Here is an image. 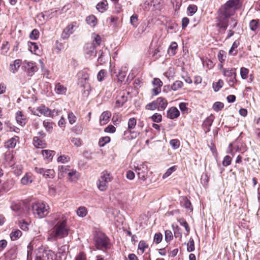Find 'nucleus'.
<instances>
[{
    "instance_id": "obj_27",
    "label": "nucleus",
    "mask_w": 260,
    "mask_h": 260,
    "mask_svg": "<svg viewBox=\"0 0 260 260\" xmlns=\"http://www.w3.org/2000/svg\"><path fill=\"white\" fill-rule=\"evenodd\" d=\"M41 153L44 159L50 161L52 160L55 154V152L50 150H43L41 151Z\"/></svg>"
},
{
    "instance_id": "obj_42",
    "label": "nucleus",
    "mask_w": 260,
    "mask_h": 260,
    "mask_svg": "<svg viewBox=\"0 0 260 260\" xmlns=\"http://www.w3.org/2000/svg\"><path fill=\"white\" fill-rule=\"evenodd\" d=\"M183 83L181 81H176L171 86L173 90L176 91L182 87Z\"/></svg>"
},
{
    "instance_id": "obj_61",
    "label": "nucleus",
    "mask_w": 260,
    "mask_h": 260,
    "mask_svg": "<svg viewBox=\"0 0 260 260\" xmlns=\"http://www.w3.org/2000/svg\"><path fill=\"white\" fill-rule=\"evenodd\" d=\"M187 10L190 15L191 16L197 12V7L196 5H189Z\"/></svg>"
},
{
    "instance_id": "obj_22",
    "label": "nucleus",
    "mask_w": 260,
    "mask_h": 260,
    "mask_svg": "<svg viewBox=\"0 0 260 260\" xmlns=\"http://www.w3.org/2000/svg\"><path fill=\"white\" fill-rule=\"evenodd\" d=\"M19 138L18 136H15L11 138L5 143V147L9 149L14 148L19 141Z\"/></svg>"
},
{
    "instance_id": "obj_45",
    "label": "nucleus",
    "mask_w": 260,
    "mask_h": 260,
    "mask_svg": "<svg viewBox=\"0 0 260 260\" xmlns=\"http://www.w3.org/2000/svg\"><path fill=\"white\" fill-rule=\"evenodd\" d=\"M223 81L219 79L218 82L213 83V88L215 91H217L223 86Z\"/></svg>"
},
{
    "instance_id": "obj_31",
    "label": "nucleus",
    "mask_w": 260,
    "mask_h": 260,
    "mask_svg": "<svg viewBox=\"0 0 260 260\" xmlns=\"http://www.w3.org/2000/svg\"><path fill=\"white\" fill-rule=\"evenodd\" d=\"M178 48V45L176 42H172L168 50V53L170 56H173L176 54V50Z\"/></svg>"
},
{
    "instance_id": "obj_13",
    "label": "nucleus",
    "mask_w": 260,
    "mask_h": 260,
    "mask_svg": "<svg viewBox=\"0 0 260 260\" xmlns=\"http://www.w3.org/2000/svg\"><path fill=\"white\" fill-rule=\"evenodd\" d=\"M240 1V0H229L225 4L223 9L225 10H229V11H232V14H234L235 13V9L234 8L239 5Z\"/></svg>"
},
{
    "instance_id": "obj_54",
    "label": "nucleus",
    "mask_w": 260,
    "mask_h": 260,
    "mask_svg": "<svg viewBox=\"0 0 260 260\" xmlns=\"http://www.w3.org/2000/svg\"><path fill=\"white\" fill-rule=\"evenodd\" d=\"M39 36V32L38 29H34L31 32L29 35V37L32 40H36L38 38Z\"/></svg>"
},
{
    "instance_id": "obj_6",
    "label": "nucleus",
    "mask_w": 260,
    "mask_h": 260,
    "mask_svg": "<svg viewBox=\"0 0 260 260\" xmlns=\"http://www.w3.org/2000/svg\"><path fill=\"white\" fill-rule=\"evenodd\" d=\"M77 76L78 78V85L84 88L87 87V89L85 90L84 92V93H86V91H87V94H88L89 91L91 89L90 87L88 84V80L89 78V75L86 72L81 71L78 73Z\"/></svg>"
},
{
    "instance_id": "obj_26",
    "label": "nucleus",
    "mask_w": 260,
    "mask_h": 260,
    "mask_svg": "<svg viewBox=\"0 0 260 260\" xmlns=\"http://www.w3.org/2000/svg\"><path fill=\"white\" fill-rule=\"evenodd\" d=\"M37 110L41 115H43L45 116H50L52 115L51 111L48 108L44 105L39 107Z\"/></svg>"
},
{
    "instance_id": "obj_37",
    "label": "nucleus",
    "mask_w": 260,
    "mask_h": 260,
    "mask_svg": "<svg viewBox=\"0 0 260 260\" xmlns=\"http://www.w3.org/2000/svg\"><path fill=\"white\" fill-rule=\"evenodd\" d=\"M86 21L89 25L92 26H94L97 22L96 17L92 15L88 16L86 19Z\"/></svg>"
},
{
    "instance_id": "obj_41",
    "label": "nucleus",
    "mask_w": 260,
    "mask_h": 260,
    "mask_svg": "<svg viewBox=\"0 0 260 260\" xmlns=\"http://www.w3.org/2000/svg\"><path fill=\"white\" fill-rule=\"evenodd\" d=\"M77 214L79 216L84 217L87 214V209L84 207H80L77 210Z\"/></svg>"
},
{
    "instance_id": "obj_8",
    "label": "nucleus",
    "mask_w": 260,
    "mask_h": 260,
    "mask_svg": "<svg viewBox=\"0 0 260 260\" xmlns=\"http://www.w3.org/2000/svg\"><path fill=\"white\" fill-rule=\"evenodd\" d=\"M35 260H56V255L51 250L39 249L36 253Z\"/></svg>"
},
{
    "instance_id": "obj_28",
    "label": "nucleus",
    "mask_w": 260,
    "mask_h": 260,
    "mask_svg": "<svg viewBox=\"0 0 260 260\" xmlns=\"http://www.w3.org/2000/svg\"><path fill=\"white\" fill-rule=\"evenodd\" d=\"M127 98L125 95V93L123 92L122 93H120V95L118 96V99L116 101V104L117 107H121L123 104L127 101Z\"/></svg>"
},
{
    "instance_id": "obj_47",
    "label": "nucleus",
    "mask_w": 260,
    "mask_h": 260,
    "mask_svg": "<svg viewBox=\"0 0 260 260\" xmlns=\"http://www.w3.org/2000/svg\"><path fill=\"white\" fill-rule=\"evenodd\" d=\"M138 17L137 14H133L130 18V23L134 27H137L138 25Z\"/></svg>"
},
{
    "instance_id": "obj_60",
    "label": "nucleus",
    "mask_w": 260,
    "mask_h": 260,
    "mask_svg": "<svg viewBox=\"0 0 260 260\" xmlns=\"http://www.w3.org/2000/svg\"><path fill=\"white\" fill-rule=\"evenodd\" d=\"M173 239V234L171 231L166 230L165 231V240L167 242L171 241Z\"/></svg>"
},
{
    "instance_id": "obj_5",
    "label": "nucleus",
    "mask_w": 260,
    "mask_h": 260,
    "mask_svg": "<svg viewBox=\"0 0 260 260\" xmlns=\"http://www.w3.org/2000/svg\"><path fill=\"white\" fill-rule=\"evenodd\" d=\"M93 240L94 245L98 249H103L106 248L108 243L106 235L100 232L96 233Z\"/></svg>"
},
{
    "instance_id": "obj_57",
    "label": "nucleus",
    "mask_w": 260,
    "mask_h": 260,
    "mask_svg": "<svg viewBox=\"0 0 260 260\" xmlns=\"http://www.w3.org/2000/svg\"><path fill=\"white\" fill-rule=\"evenodd\" d=\"M68 118L70 123L71 124L74 123L76 121V117L72 112H70L68 114Z\"/></svg>"
},
{
    "instance_id": "obj_53",
    "label": "nucleus",
    "mask_w": 260,
    "mask_h": 260,
    "mask_svg": "<svg viewBox=\"0 0 260 260\" xmlns=\"http://www.w3.org/2000/svg\"><path fill=\"white\" fill-rule=\"evenodd\" d=\"M232 161V158L231 156L229 155H226L224 156L223 160L222 161V165L224 167H227L231 165Z\"/></svg>"
},
{
    "instance_id": "obj_62",
    "label": "nucleus",
    "mask_w": 260,
    "mask_h": 260,
    "mask_svg": "<svg viewBox=\"0 0 260 260\" xmlns=\"http://www.w3.org/2000/svg\"><path fill=\"white\" fill-rule=\"evenodd\" d=\"M43 125L47 131H50L53 128L52 123L48 121H44Z\"/></svg>"
},
{
    "instance_id": "obj_4",
    "label": "nucleus",
    "mask_w": 260,
    "mask_h": 260,
    "mask_svg": "<svg viewBox=\"0 0 260 260\" xmlns=\"http://www.w3.org/2000/svg\"><path fill=\"white\" fill-rule=\"evenodd\" d=\"M112 180V177L109 173L107 171L103 172L96 183L98 189L102 191H105Z\"/></svg>"
},
{
    "instance_id": "obj_16",
    "label": "nucleus",
    "mask_w": 260,
    "mask_h": 260,
    "mask_svg": "<svg viewBox=\"0 0 260 260\" xmlns=\"http://www.w3.org/2000/svg\"><path fill=\"white\" fill-rule=\"evenodd\" d=\"M57 13V10H49L46 11L42 12L41 14L39 15V16H41L43 18L45 21H47L52 17L56 16Z\"/></svg>"
},
{
    "instance_id": "obj_38",
    "label": "nucleus",
    "mask_w": 260,
    "mask_h": 260,
    "mask_svg": "<svg viewBox=\"0 0 260 260\" xmlns=\"http://www.w3.org/2000/svg\"><path fill=\"white\" fill-rule=\"evenodd\" d=\"M22 61L20 59H16L14 61L13 64H11V70L14 73L18 70L21 66Z\"/></svg>"
},
{
    "instance_id": "obj_50",
    "label": "nucleus",
    "mask_w": 260,
    "mask_h": 260,
    "mask_svg": "<svg viewBox=\"0 0 260 260\" xmlns=\"http://www.w3.org/2000/svg\"><path fill=\"white\" fill-rule=\"evenodd\" d=\"M224 107V105L222 103L220 102H215L213 105V109L216 111H219L221 110Z\"/></svg>"
},
{
    "instance_id": "obj_48",
    "label": "nucleus",
    "mask_w": 260,
    "mask_h": 260,
    "mask_svg": "<svg viewBox=\"0 0 260 260\" xmlns=\"http://www.w3.org/2000/svg\"><path fill=\"white\" fill-rule=\"evenodd\" d=\"M100 52H101V54L100 56L98 57V61L99 63L101 64H102L103 63L105 62L106 61V57L105 53L103 52V51H100ZM107 58H108V56H107Z\"/></svg>"
},
{
    "instance_id": "obj_12",
    "label": "nucleus",
    "mask_w": 260,
    "mask_h": 260,
    "mask_svg": "<svg viewBox=\"0 0 260 260\" xmlns=\"http://www.w3.org/2000/svg\"><path fill=\"white\" fill-rule=\"evenodd\" d=\"M76 22H73L69 24L63 30L61 34V38L63 39H68L70 36L72 34L74 31V27L75 26Z\"/></svg>"
},
{
    "instance_id": "obj_43",
    "label": "nucleus",
    "mask_w": 260,
    "mask_h": 260,
    "mask_svg": "<svg viewBox=\"0 0 260 260\" xmlns=\"http://www.w3.org/2000/svg\"><path fill=\"white\" fill-rule=\"evenodd\" d=\"M107 76V71L105 70H101L97 75V79L99 81L102 82L105 80Z\"/></svg>"
},
{
    "instance_id": "obj_29",
    "label": "nucleus",
    "mask_w": 260,
    "mask_h": 260,
    "mask_svg": "<svg viewBox=\"0 0 260 260\" xmlns=\"http://www.w3.org/2000/svg\"><path fill=\"white\" fill-rule=\"evenodd\" d=\"M55 91L58 94H64L67 92V88L60 83H58L55 85Z\"/></svg>"
},
{
    "instance_id": "obj_55",
    "label": "nucleus",
    "mask_w": 260,
    "mask_h": 260,
    "mask_svg": "<svg viewBox=\"0 0 260 260\" xmlns=\"http://www.w3.org/2000/svg\"><path fill=\"white\" fill-rule=\"evenodd\" d=\"M161 114L158 113H155L151 117L152 121L157 123L161 121Z\"/></svg>"
},
{
    "instance_id": "obj_14",
    "label": "nucleus",
    "mask_w": 260,
    "mask_h": 260,
    "mask_svg": "<svg viewBox=\"0 0 260 260\" xmlns=\"http://www.w3.org/2000/svg\"><path fill=\"white\" fill-rule=\"evenodd\" d=\"M24 67L27 70V73L29 76H31L35 72L38 71V68L35 63L31 62H25Z\"/></svg>"
},
{
    "instance_id": "obj_18",
    "label": "nucleus",
    "mask_w": 260,
    "mask_h": 260,
    "mask_svg": "<svg viewBox=\"0 0 260 260\" xmlns=\"http://www.w3.org/2000/svg\"><path fill=\"white\" fill-rule=\"evenodd\" d=\"M155 101L159 111L164 110L168 105L167 100L162 97L158 98Z\"/></svg>"
},
{
    "instance_id": "obj_39",
    "label": "nucleus",
    "mask_w": 260,
    "mask_h": 260,
    "mask_svg": "<svg viewBox=\"0 0 260 260\" xmlns=\"http://www.w3.org/2000/svg\"><path fill=\"white\" fill-rule=\"evenodd\" d=\"M5 165L7 167L8 166V162H10L13 159V155L10 152H6L5 154Z\"/></svg>"
},
{
    "instance_id": "obj_40",
    "label": "nucleus",
    "mask_w": 260,
    "mask_h": 260,
    "mask_svg": "<svg viewBox=\"0 0 260 260\" xmlns=\"http://www.w3.org/2000/svg\"><path fill=\"white\" fill-rule=\"evenodd\" d=\"M259 26L258 20L253 19L249 23L250 29L252 31H255Z\"/></svg>"
},
{
    "instance_id": "obj_20",
    "label": "nucleus",
    "mask_w": 260,
    "mask_h": 260,
    "mask_svg": "<svg viewBox=\"0 0 260 260\" xmlns=\"http://www.w3.org/2000/svg\"><path fill=\"white\" fill-rule=\"evenodd\" d=\"M179 115V110L175 107H171L167 112V117L171 119L177 118Z\"/></svg>"
},
{
    "instance_id": "obj_19",
    "label": "nucleus",
    "mask_w": 260,
    "mask_h": 260,
    "mask_svg": "<svg viewBox=\"0 0 260 260\" xmlns=\"http://www.w3.org/2000/svg\"><path fill=\"white\" fill-rule=\"evenodd\" d=\"M15 184V181L12 179H8L3 183L2 189L5 191H8L12 189Z\"/></svg>"
},
{
    "instance_id": "obj_2",
    "label": "nucleus",
    "mask_w": 260,
    "mask_h": 260,
    "mask_svg": "<svg viewBox=\"0 0 260 260\" xmlns=\"http://www.w3.org/2000/svg\"><path fill=\"white\" fill-rule=\"evenodd\" d=\"M233 15L232 11L225 10L224 9H220L218 12V17L216 18V26L220 29L225 30L228 26L229 19Z\"/></svg>"
},
{
    "instance_id": "obj_21",
    "label": "nucleus",
    "mask_w": 260,
    "mask_h": 260,
    "mask_svg": "<svg viewBox=\"0 0 260 260\" xmlns=\"http://www.w3.org/2000/svg\"><path fill=\"white\" fill-rule=\"evenodd\" d=\"M127 68L126 66H122L117 75L118 82H122L124 81L126 75Z\"/></svg>"
},
{
    "instance_id": "obj_32",
    "label": "nucleus",
    "mask_w": 260,
    "mask_h": 260,
    "mask_svg": "<svg viewBox=\"0 0 260 260\" xmlns=\"http://www.w3.org/2000/svg\"><path fill=\"white\" fill-rule=\"evenodd\" d=\"M137 123L136 119L135 118H131L128 121V127L127 131L131 134H135L134 132H132V130L134 129Z\"/></svg>"
},
{
    "instance_id": "obj_1",
    "label": "nucleus",
    "mask_w": 260,
    "mask_h": 260,
    "mask_svg": "<svg viewBox=\"0 0 260 260\" xmlns=\"http://www.w3.org/2000/svg\"><path fill=\"white\" fill-rule=\"evenodd\" d=\"M67 217L65 215L58 213L54 216L52 221L54 227L51 230L50 237L48 238L57 240L67 237L69 234V228L67 226Z\"/></svg>"
},
{
    "instance_id": "obj_58",
    "label": "nucleus",
    "mask_w": 260,
    "mask_h": 260,
    "mask_svg": "<svg viewBox=\"0 0 260 260\" xmlns=\"http://www.w3.org/2000/svg\"><path fill=\"white\" fill-rule=\"evenodd\" d=\"M179 222L180 223V224L181 225L183 226L185 228V229L187 233H188L189 232L190 229L188 226V224L187 222L184 219H183V218L180 219L179 220Z\"/></svg>"
},
{
    "instance_id": "obj_3",
    "label": "nucleus",
    "mask_w": 260,
    "mask_h": 260,
    "mask_svg": "<svg viewBox=\"0 0 260 260\" xmlns=\"http://www.w3.org/2000/svg\"><path fill=\"white\" fill-rule=\"evenodd\" d=\"M31 210L36 217L43 218L48 214L49 206L44 202H37L32 204Z\"/></svg>"
},
{
    "instance_id": "obj_44",
    "label": "nucleus",
    "mask_w": 260,
    "mask_h": 260,
    "mask_svg": "<svg viewBox=\"0 0 260 260\" xmlns=\"http://www.w3.org/2000/svg\"><path fill=\"white\" fill-rule=\"evenodd\" d=\"M110 141V138L109 137L106 136L104 137L99 140V145L100 147L104 146L107 143H109Z\"/></svg>"
},
{
    "instance_id": "obj_10",
    "label": "nucleus",
    "mask_w": 260,
    "mask_h": 260,
    "mask_svg": "<svg viewBox=\"0 0 260 260\" xmlns=\"http://www.w3.org/2000/svg\"><path fill=\"white\" fill-rule=\"evenodd\" d=\"M35 171L40 174H42L45 178H53L55 175V172L53 169L45 170L43 168L35 167Z\"/></svg>"
},
{
    "instance_id": "obj_49",
    "label": "nucleus",
    "mask_w": 260,
    "mask_h": 260,
    "mask_svg": "<svg viewBox=\"0 0 260 260\" xmlns=\"http://www.w3.org/2000/svg\"><path fill=\"white\" fill-rule=\"evenodd\" d=\"M187 246V249L188 252H191L194 250V241L192 238H190Z\"/></svg>"
},
{
    "instance_id": "obj_36",
    "label": "nucleus",
    "mask_w": 260,
    "mask_h": 260,
    "mask_svg": "<svg viewBox=\"0 0 260 260\" xmlns=\"http://www.w3.org/2000/svg\"><path fill=\"white\" fill-rule=\"evenodd\" d=\"M29 50L31 52L34 53L36 54H38L40 52L39 47L36 43L30 42L28 44Z\"/></svg>"
},
{
    "instance_id": "obj_34",
    "label": "nucleus",
    "mask_w": 260,
    "mask_h": 260,
    "mask_svg": "<svg viewBox=\"0 0 260 260\" xmlns=\"http://www.w3.org/2000/svg\"><path fill=\"white\" fill-rule=\"evenodd\" d=\"M21 235L22 232L19 230H16L11 233L10 236L12 240L15 241L19 238Z\"/></svg>"
},
{
    "instance_id": "obj_11",
    "label": "nucleus",
    "mask_w": 260,
    "mask_h": 260,
    "mask_svg": "<svg viewBox=\"0 0 260 260\" xmlns=\"http://www.w3.org/2000/svg\"><path fill=\"white\" fill-rule=\"evenodd\" d=\"M135 171L137 173L139 179L143 181L146 179L147 171V167L144 164H142L139 166H137L135 168Z\"/></svg>"
},
{
    "instance_id": "obj_51",
    "label": "nucleus",
    "mask_w": 260,
    "mask_h": 260,
    "mask_svg": "<svg viewBox=\"0 0 260 260\" xmlns=\"http://www.w3.org/2000/svg\"><path fill=\"white\" fill-rule=\"evenodd\" d=\"M170 144L174 149H177L180 146V141L177 139H173L170 141Z\"/></svg>"
},
{
    "instance_id": "obj_24",
    "label": "nucleus",
    "mask_w": 260,
    "mask_h": 260,
    "mask_svg": "<svg viewBox=\"0 0 260 260\" xmlns=\"http://www.w3.org/2000/svg\"><path fill=\"white\" fill-rule=\"evenodd\" d=\"M34 180L33 175L30 173H26L21 179V182L23 185L30 184Z\"/></svg>"
},
{
    "instance_id": "obj_35",
    "label": "nucleus",
    "mask_w": 260,
    "mask_h": 260,
    "mask_svg": "<svg viewBox=\"0 0 260 260\" xmlns=\"http://www.w3.org/2000/svg\"><path fill=\"white\" fill-rule=\"evenodd\" d=\"M34 145L37 148H44L45 144L39 137H35L34 138Z\"/></svg>"
},
{
    "instance_id": "obj_59",
    "label": "nucleus",
    "mask_w": 260,
    "mask_h": 260,
    "mask_svg": "<svg viewBox=\"0 0 260 260\" xmlns=\"http://www.w3.org/2000/svg\"><path fill=\"white\" fill-rule=\"evenodd\" d=\"M92 38H93V43L95 45L96 44L97 46L100 45V44L101 43V38L100 36L97 35H93L92 36Z\"/></svg>"
},
{
    "instance_id": "obj_15",
    "label": "nucleus",
    "mask_w": 260,
    "mask_h": 260,
    "mask_svg": "<svg viewBox=\"0 0 260 260\" xmlns=\"http://www.w3.org/2000/svg\"><path fill=\"white\" fill-rule=\"evenodd\" d=\"M111 116V113L109 111L103 112L100 117V123L101 125L106 124Z\"/></svg>"
},
{
    "instance_id": "obj_25",
    "label": "nucleus",
    "mask_w": 260,
    "mask_h": 260,
    "mask_svg": "<svg viewBox=\"0 0 260 260\" xmlns=\"http://www.w3.org/2000/svg\"><path fill=\"white\" fill-rule=\"evenodd\" d=\"M70 169L68 166H60L58 167V177L59 178H63L67 176L68 171Z\"/></svg>"
},
{
    "instance_id": "obj_30",
    "label": "nucleus",
    "mask_w": 260,
    "mask_h": 260,
    "mask_svg": "<svg viewBox=\"0 0 260 260\" xmlns=\"http://www.w3.org/2000/svg\"><path fill=\"white\" fill-rule=\"evenodd\" d=\"M214 120V117L211 115L208 117L203 122V126L207 129V131H210V127L212 125V122Z\"/></svg>"
},
{
    "instance_id": "obj_56",
    "label": "nucleus",
    "mask_w": 260,
    "mask_h": 260,
    "mask_svg": "<svg viewBox=\"0 0 260 260\" xmlns=\"http://www.w3.org/2000/svg\"><path fill=\"white\" fill-rule=\"evenodd\" d=\"M146 109L149 110H154L155 109H157L155 101H154L152 102L147 104L146 106Z\"/></svg>"
},
{
    "instance_id": "obj_52",
    "label": "nucleus",
    "mask_w": 260,
    "mask_h": 260,
    "mask_svg": "<svg viewBox=\"0 0 260 260\" xmlns=\"http://www.w3.org/2000/svg\"><path fill=\"white\" fill-rule=\"evenodd\" d=\"M13 169L14 173L17 176H19L22 173V167L21 165L14 166L13 168Z\"/></svg>"
},
{
    "instance_id": "obj_46",
    "label": "nucleus",
    "mask_w": 260,
    "mask_h": 260,
    "mask_svg": "<svg viewBox=\"0 0 260 260\" xmlns=\"http://www.w3.org/2000/svg\"><path fill=\"white\" fill-rule=\"evenodd\" d=\"M249 70L246 68L242 67L240 69V75L243 79H246L248 77Z\"/></svg>"
},
{
    "instance_id": "obj_7",
    "label": "nucleus",
    "mask_w": 260,
    "mask_h": 260,
    "mask_svg": "<svg viewBox=\"0 0 260 260\" xmlns=\"http://www.w3.org/2000/svg\"><path fill=\"white\" fill-rule=\"evenodd\" d=\"M223 75L226 77V81L231 87H233L237 82L236 69H224Z\"/></svg>"
},
{
    "instance_id": "obj_63",
    "label": "nucleus",
    "mask_w": 260,
    "mask_h": 260,
    "mask_svg": "<svg viewBox=\"0 0 260 260\" xmlns=\"http://www.w3.org/2000/svg\"><path fill=\"white\" fill-rule=\"evenodd\" d=\"M70 160V157L66 156L65 155H61L57 158V161L58 162H61L62 163H65L68 162Z\"/></svg>"
},
{
    "instance_id": "obj_17",
    "label": "nucleus",
    "mask_w": 260,
    "mask_h": 260,
    "mask_svg": "<svg viewBox=\"0 0 260 260\" xmlns=\"http://www.w3.org/2000/svg\"><path fill=\"white\" fill-rule=\"evenodd\" d=\"M16 120L18 124L21 126L25 125L27 122L26 116L22 113L21 111H18L16 113Z\"/></svg>"
},
{
    "instance_id": "obj_33",
    "label": "nucleus",
    "mask_w": 260,
    "mask_h": 260,
    "mask_svg": "<svg viewBox=\"0 0 260 260\" xmlns=\"http://www.w3.org/2000/svg\"><path fill=\"white\" fill-rule=\"evenodd\" d=\"M108 3L107 1H103L102 2L99 3L96 5L97 10L101 12H104L107 9Z\"/></svg>"
},
{
    "instance_id": "obj_64",
    "label": "nucleus",
    "mask_w": 260,
    "mask_h": 260,
    "mask_svg": "<svg viewBox=\"0 0 260 260\" xmlns=\"http://www.w3.org/2000/svg\"><path fill=\"white\" fill-rule=\"evenodd\" d=\"M71 142L75 146L77 147L81 145V140L80 138H73L71 139Z\"/></svg>"
},
{
    "instance_id": "obj_9",
    "label": "nucleus",
    "mask_w": 260,
    "mask_h": 260,
    "mask_svg": "<svg viewBox=\"0 0 260 260\" xmlns=\"http://www.w3.org/2000/svg\"><path fill=\"white\" fill-rule=\"evenodd\" d=\"M96 46L93 43H87L84 47V54L86 58H92L95 56Z\"/></svg>"
},
{
    "instance_id": "obj_23",
    "label": "nucleus",
    "mask_w": 260,
    "mask_h": 260,
    "mask_svg": "<svg viewBox=\"0 0 260 260\" xmlns=\"http://www.w3.org/2000/svg\"><path fill=\"white\" fill-rule=\"evenodd\" d=\"M67 178L68 180L71 182H75L78 179V173L76 170L74 169H70L68 171Z\"/></svg>"
}]
</instances>
